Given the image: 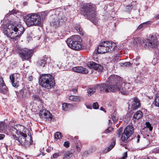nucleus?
<instances>
[{"label": "nucleus", "instance_id": "1", "mask_svg": "<svg viewBox=\"0 0 159 159\" xmlns=\"http://www.w3.org/2000/svg\"><path fill=\"white\" fill-rule=\"evenodd\" d=\"M107 84H100L98 85L100 87V91L108 93L109 91L116 92L119 91L123 94L127 95L130 85L120 81V78L115 75H111L108 78Z\"/></svg>", "mask_w": 159, "mask_h": 159}, {"label": "nucleus", "instance_id": "2", "mask_svg": "<svg viewBox=\"0 0 159 159\" xmlns=\"http://www.w3.org/2000/svg\"><path fill=\"white\" fill-rule=\"evenodd\" d=\"M24 28L20 25H16L15 24L6 25L4 27V33L8 37L11 39H16L24 32Z\"/></svg>", "mask_w": 159, "mask_h": 159}, {"label": "nucleus", "instance_id": "3", "mask_svg": "<svg viewBox=\"0 0 159 159\" xmlns=\"http://www.w3.org/2000/svg\"><path fill=\"white\" fill-rule=\"evenodd\" d=\"M81 13L86 18L89 20L94 23L96 20V12L93 5L87 3L82 8Z\"/></svg>", "mask_w": 159, "mask_h": 159}, {"label": "nucleus", "instance_id": "4", "mask_svg": "<svg viewBox=\"0 0 159 159\" xmlns=\"http://www.w3.org/2000/svg\"><path fill=\"white\" fill-rule=\"evenodd\" d=\"M39 83L42 87L47 89L52 88L55 84L53 77L50 74L41 75L39 79Z\"/></svg>", "mask_w": 159, "mask_h": 159}, {"label": "nucleus", "instance_id": "5", "mask_svg": "<svg viewBox=\"0 0 159 159\" xmlns=\"http://www.w3.org/2000/svg\"><path fill=\"white\" fill-rule=\"evenodd\" d=\"M116 46L113 42L106 41L100 43L97 48V52L99 53H104L105 52L112 53L113 52Z\"/></svg>", "mask_w": 159, "mask_h": 159}, {"label": "nucleus", "instance_id": "6", "mask_svg": "<svg viewBox=\"0 0 159 159\" xmlns=\"http://www.w3.org/2000/svg\"><path fill=\"white\" fill-rule=\"evenodd\" d=\"M82 40L78 35L71 36L66 40L68 46L71 49L75 50H80L82 48Z\"/></svg>", "mask_w": 159, "mask_h": 159}, {"label": "nucleus", "instance_id": "7", "mask_svg": "<svg viewBox=\"0 0 159 159\" xmlns=\"http://www.w3.org/2000/svg\"><path fill=\"white\" fill-rule=\"evenodd\" d=\"M24 21L28 27L39 26L41 24L40 16L34 13L30 14L25 16Z\"/></svg>", "mask_w": 159, "mask_h": 159}, {"label": "nucleus", "instance_id": "8", "mask_svg": "<svg viewBox=\"0 0 159 159\" xmlns=\"http://www.w3.org/2000/svg\"><path fill=\"white\" fill-rule=\"evenodd\" d=\"M158 42L157 39L154 37H152L150 39H144L143 41V44L141 43L142 46L145 48L152 49L157 47Z\"/></svg>", "mask_w": 159, "mask_h": 159}, {"label": "nucleus", "instance_id": "9", "mask_svg": "<svg viewBox=\"0 0 159 159\" xmlns=\"http://www.w3.org/2000/svg\"><path fill=\"white\" fill-rule=\"evenodd\" d=\"M16 51L23 60H28L32 56V51L28 48L21 49L17 48Z\"/></svg>", "mask_w": 159, "mask_h": 159}, {"label": "nucleus", "instance_id": "10", "mask_svg": "<svg viewBox=\"0 0 159 159\" xmlns=\"http://www.w3.org/2000/svg\"><path fill=\"white\" fill-rule=\"evenodd\" d=\"M134 128L131 125L127 126L122 134L121 139L122 141H126L134 133Z\"/></svg>", "mask_w": 159, "mask_h": 159}, {"label": "nucleus", "instance_id": "11", "mask_svg": "<svg viewBox=\"0 0 159 159\" xmlns=\"http://www.w3.org/2000/svg\"><path fill=\"white\" fill-rule=\"evenodd\" d=\"M18 136V140L21 145L26 147L30 144V142L26 140L27 135L26 133L19 134Z\"/></svg>", "mask_w": 159, "mask_h": 159}, {"label": "nucleus", "instance_id": "12", "mask_svg": "<svg viewBox=\"0 0 159 159\" xmlns=\"http://www.w3.org/2000/svg\"><path fill=\"white\" fill-rule=\"evenodd\" d=\"M39 115L41 118H49L50 119H55L54 116L49 111L45 110L44 108H42V109L40 110Z\"/></svg>", "mask_w": 159, "mask_h": 159}, {"label": "nucleus", "instance_id": "13", "mask_svg": "<svg viewBox=\"0 0 159 159\" xmlns=\"http://www.w3.org/2000/svg\"><path fill=\"white\" fill-rule=\"evenodd\" d=\"M87 66L90 68L93 69L98 72H101L103 70V67L102 66L93 61L88 62Z\"/></svg>", "mask_w": 159, "mask_h": 159}, {"label": "nucleus", "instance_id": "14", "mask_svg": "<svg viewBox=\"0 0 159 159\" xmlns=\"http://www.w3.org/2000/svg\"><path fill=\"white\" fill-rule=\"evenodd\" d=\"M132 102L131 104V108L133 110H136L141 107V103L139 99L135 97L132 99Z\"/></svg>", "mask_w": 159, "mask_h": 159}, {"label": "nucleus", "instance_id": "15", "mask_svg": "<svg viewBox=\"0 0 159 159\" xmlns=\"http://www.w3.org/2000/svg\"><path fill=\"white\" fill-rule=\"evenodd\" d=\"M72 70L76 72L83 74H87L88 70L86 68L82 66H76L73 67Z\"/></svg>", "mask_w": 159, "mask_h": 159}, {"label": "nucleus", "instance_id": "16", "mask_svg": "<svg viewBox=\"0 0 159 159\" xmlns=\"http://www.w3.org/2000/svg\"><path fill=\"white\" fill-rule=\"evenodd\" d=\"M16 128L18 135L26 133V130L27 129L25 128L23 125L19 124L16 125Z\"/></svg>", "mask_w": 159, "mask_h": 159}, {"label": "nucleus", "instance_id": "17", "mask_svg": "<svg viewBox=\"0 0 159 159\" xmlns=\"http://www.w3.org/2000/svg\"><path fill=\"white\" fill-rule=\"evenodd\" d=\"M0 90L1 92L3 93H5L7 91V89L6 88L2 78L1 77H0Z\"/></svg>", "mask_w": 159, "mask_h": 159}, {"label": "nucleus", "instance_id": "18", "mask_svg": "<svg viewBox=\"0 0 159 159\" xmlns=\"http://www.w3.org/2000/svg\"><path fill=\"white\" fill-rule=\"evenodd\" d=\"M47 58L46 57H43V58L39 60L37 62L38 66L42 67L45 66L47 63Z\"/></svg>", "mask_w": 159, "mask_h": 159}, {"label": "nucleus", "instance_id": "19", "mask_svg": "<svg viewBox=\"0 0 159 159\" xmlns=\"http://www.w3.org/2000/svg\"><path fill=\"white\" fill-rule=\"evenodd\" d=\"M144 40H141L140 38H134L132 39V43L133 45L135 47H137L139 43H141L143 44V41Z\"/></svg>", "mask_w": 159, "mask_h": 159}, {"label": "nucleus", "instance_id": "20", "mask_svg": "<svg viewBox=\"0 0 159 159\" xmlns=\"http://www.w3.org/2000/svg\"><path fill=\"white\" fill-rule=\"evenodd\" d=\"M99 84H97L96 85L94 86L93 87L89 88L88 90V95L89 96L93 94L96 91V90L97 87L100 89V87L98 86V85Z\"/></svg>", "mask_w": 159, "mask_h": 159}, {"label": "nucleus", "instance_id": "21", "mask_svg": "<svg viewBox=\"0 0 159 159\" xmlns=\"http://www.w3.org/2000/svg\"><path fill=\"white\" fill-rule=\"evenodd\" d=\"M73 26L75 29L78 31L79 34L82 35H83L84 31L80 27V26L77 24H75Z\"/></svg>", "mask_w": 159, "mask_h": 159}, {"label": "nucleus", "instance_id": "22", "mask_svg": "<svg viewBox=\"0 0 159 159\" xmlns=\"http://www.w3.org/2000/svg\"><path fill=\"white\" fill-rule=\"evenodd\" d=\"M14 76V75H10V79L12 86L15 88H17L19 86L17 82H16V81L15 80V79Z\"/></svg>", "mask_w": 159, "mask_h": 159}, {"label": "nucleus", "instance_id": "23", "mask_svg": "<svg viewBox=\"0 0 159 159\" xmlns=\"http://www.w3.org/2000/svg\"><path fill=\"white\" fill-rule=\"evenodd\" d=\"M143 116V113L140 111H138L134 115L133 118L135 119H139Z\"/></svg>", "mask_w": 159, "mask_h": 159}, {"label": "nucleus", "instance_id": "24", "mask_svg": "<svg viewBox=\"0 0 159 159\" xmlns=\"http://www.w3.org/2000/svg\"><path fill=\"white\" fill-rule=\"evenodd\" d=\"M7 125L3 122H0V132L7 129Z\"/></svg>", "mask_w": 159, "mask_h": 159}, {"label": "nucleus", "instance_id": "25", "mask_svg": "<svg viewBox=\"0 0 159 159\" xmlns=\"http://www.w3.org/2000/svg\"><path fill=\"white\" fill-rule=\"evenodd\" d=\"M69 100L73 101L78 102L80 100V97L79 96L71 95L69 97Z\"/></svg>", "mask_w": 159, "mask_h": 159}, {"label": "nucleus", "instance_id": "26", "mask_svg": "<svg viewBox=\"0 0 159 159\" xmlns=\"http://www.w3.org/2000/svg\"><path fill=\"white\" fill-rule=\"evenodd\" d=\"M17 130L16 128V125L13 126L11 127L10 129V132L14 136L15 134H17Z\"/></svg>", "mask_w": 159, "mask_h": 159}, {"label": "nucleus", "instance_id": "27", "mask_svg": "<svg viewBox=\"0 0 159 159\" xmlns=\"http://www.w3.org/2000/svg\"><path fill=\"white\" fill-rule=\"evenodd\" d=\"M154 105L156 107H159V94H157L155 95Z\"/></svg>", "mask_w": 159, "mask_h": 159}, {"label": "nucleus", "instance_id": "28", "mask_svg": "<svg viewBox=\"0 0 159 159\" xmlns=\"http://www.w3.org/2000/svg\"><path fill=\"white\" fill-rule=\"evenodd\" d=\"M58 20H57L56 21L54 20V21H53L51 23V24L52 25H53L54 26H55L56 27L57 26H58L59 25V23H60V21H61V18H60V17H59L58 18Z\"/></svg>", "mask_w": 159, "mask_h": 159}, {"label": "nucleus", "instance_id": "29", "mask_svg": "<svg viewBox=\"0 0 159 159\" xmlns=\"http://www.w3.org/2000/svg\"><path fill=\"white\" fill-rule=\"evenodd\" d=\"M72 154V152L70 151H67L64 154V157L67 159H69L71 157Z\"/></svg>", "mask_w": 159, "mask_h": 159}, {"label": "nucleus", "instance_id": "30", "mask_svg": "<svg viewBox=\"0 0 159 159\" xmlns=\"http://www.w3.org/2000/svg\"><path fill=\"white\" fill-rule=\"evenodd\" d=\"M70 105L69 104L64 103L62 104V107L63 110L66 111L70 108Z\"/></svg>", "mask_w": 159, "mask_h": 159}, {"label": "nucleus", "instance_id": "31", "mask_svg": "<svg viewBox=\"0 0 159 159\" xmlns=\"http://www.w3.org/2000/svg\"><path fill=\"white\" fill-rule=\"evenodd\" d=\"M54 137L55 139H59L62 137V135L61 133L57 132L55 134Z\"/></svg>", "mask_w": 159, "mask_h": 159}, {"label": "nucleus", "instance_id": "32", "mask_svg": "<svg viewBox=\"0 0 159 159\" xmlns=\"http://www.w3.org/2000/svg\"><path fill=\"white\" fill-rule=\"evenodd\" d=\"M150 21H148L146 22L141 24L139 26V27L138 28V29L139 30L141 29L144 26L150 24Z\"/></svg>", "mask_w": 159, "mask_h": 159}, {"label": "nucleus", "instance_id": "33", "mask_svg": "<svg viewBox=\"0 0 159 159\" xmlns=\"http://www.w3.org/2000/svg\"><path fill=\"white\" fill-rule=\"evenodd\" d=\"M18 12V10L15 9H13L11 11H9V12L7 13V15H6V16H8L11 15L16 14Z\"/></svg>", "mask_w": 159, "mask_h": 159}, {"label": "nucleus", "instance_id": "34", "mask_svg": "<svg viewBox=\"0 0 159 159\" xmlns=\"http://www.w3.org/2000/svg\"><path fill=\"white\" fill-rule=\"evenodd\" d=\"M32 98L33 100L34 101H37L40 102L41 101V100L39 96L36 95H33Z\"/></svg>", "mask_w": 159, "mask_h": 159}, {"label": "nucleus", "instance_id": "35", "mask_svg": "<svg viewBox=\"0 0 159 159\" xmlns=\"http://www.w3.org/2000/svg\"><path fill=\"white\" fill-rule=\"evenodd\" d=\"M146 127H145V128H148L149 129V130L150 131H151L153 127L151 126V124L150 123L148 122H147L146 123Z\"/></svg>", "mask_w": 159, "mask_h": 159}, {"label": "nucleus", "instance_id": "36", "mask_svg": "<svg viewBox=\"0 0 159 159\" xmlns=\"http://www.w3.org/2000/svg\"><path fill=\"white\" fill-rule=\"evenodd\" d=\"M115 140H114L111 143L110 145L108 148V151H110L112 148L114 146L115 144Z\"/></svg>", "mask_w": 159, "mask_h": 159}, {"label": "nucleus", "instance_id": "37", "mask_svg": "<svg viewBox=\"0 0 159 159\" xmlns=\"http://www.w3.org/2000/svg\"><path fill=\"white\" fill-rule=\"evenodd\" d=\"M113 128L111 127H109L107 129H106L105 130L104 132V133L107 134L110 133L112 131L113 129Z\"/></svg>", "mask_w": 159, "mask_h": 159}, {"label": "nucleus", "instance_id": "38", "mask_svg": "<svg viewBox=\"0 0 159 159\" xmlns=\"http://www.w3.org/2000/svg\"><path fill=\"white\" fill-rule=\"evenodd\" d=\"M122 128H120L117 131L116 133L118 137H120L121 134H122Z\"/></svg>", "mask_w": 159, "mask_h": 159}, {"label": "nucleus", "instance_id": "39", "mask_svg": "<svg viewBox=\"0 0 159 159\" xmlns=\"http://www.w3.org/2000/svg\"><path fill=\"white\" fill-rule=\"evenodd\" d=\"M93 108L94 109H98L99 107L98 103L97 102L93 103Z\"/></svg>", "mask_w": 159, "mask_h": 159}, {"label": "nucleus", "instance_id": "40", "mask_svg": "<svg viewBox=\"0 0 159 159\" xmlns=\"http://www.w3.org/2000/svg\"><path fill=\"white\" fill-rule=\"evenodd\" d=\"M127 157V152H125L123 154V156L122 157L120 158L119 159H126V158Z\"/></svg>", "mask_w": 159, "mask_h": 159}, {"label": "nucleus", "instance_id": "41", "mask_svg": "<svg viewBox=\"0 0 159 159\" xmlns=\"http://www.w3.org/2000/svg\"><path fill=\"white\" fill-rule=\"evenodd\" d=\"M64 145L66 148H68L69 147L70 143L68 141L65 142L64 143Z\"/></svg>", "mask_w": 159, "mask_h": 159}, {"label": "nucleus", "instance_id": "42", "mask_svg": "<svg viewBox=\"0 0 159 159\" xmlns=\"http://www.w3.org/2000/svg\"><path fill=\"white\" fill-rule=\"evenodd\" d=\"M116 112H115L113 114L112 116V119H118V118L116 116Z\"/></svg>", "mask_w": 159, "mask_h": 159}, {"label": "nucleus", "instance_id": "43", "mask_svg": "<svg viewBox=\"0 0 159 159\" xmlns=\"http://www.w3.org/2000/svg\"><path fill=\"white\" fill-rule=\"evenodd\" d=\"M42 18H44L47 16V13L46 12L44 11L42 12L41 14Z\"/></svg>", "mask_w": 159, "mask_h": 159}, {"label": "nucleus", "instance_id": "44", "mask_svg": "<svg viewBox=\"0 0 159 159\" xmlns=\"http://www.w3.org/2000/svg\"><path fill=\"white\" fill-rule=\"evenodd\" d=\"M59 156V154L58 153H55L53 155V158H57Z\"/></svg>", "mask_w": 159, "mask_h": 159}, {"label": "nucleus", "instance_id": "45", "mask_svg": "<svg viewBox=\"0 0 159 159\" xmlns=\"http://www.w3.org/2000/svg\"><path fill=\"white\" fill-rule=\"evenodd\" d=\"M131 63L129 62H127L124 63V65L125 66H130Z\"/></svg>", "mask_w": 159, "mask_h": 159}, {"label": "nucleus", "instance_id": "46", "mask_svg": "<svg viewBox=\"0 0 159 159\" xmlns=\"http://www.w3.org/2000/svg\"><path fill=\"white\" fill-rule=\"evenodd\" d=\"M75 145L77 151L79 152L80 151V148L78 147V143H75Z\"/></svg>", "mask_w": 159, "mask_h": 159}, {"label": "nucleus", "instance_id": "47", "mask_svg": "<svg viewBox=\"0 0 159 159\" xmlns=\"http://www.w3.org/2000/svg\"><path fill=\"white\" fill-rule=\"evenodd\" d=\"M127 9H128L129 10H131L132 9L133 6L132 5H130L129 6H126Z\"/></svg>", "mask_w": 159, "mask_h": 159}, {"label": "nucleus", "instance_id": "48", "mask_svg": "<svg viewBox=\"0 0 159 159\" xmlns=\"http://www.w3.org/2000/svg\"><path fill=\"white\" fill-rule=\"evenodd\" d=\"M5 136L3 134H0V139H2L5 137Z\"/></svg>", "mask_w": 159, "mask_h": 159}, {"label": "nucleus", "instance_id": "49", "mask_svg": "<svg viewBox=\"0 0 159 159\" xmlns=\"http://www.w3.org/2000/svg\"><path fill=\"white\" fill-rule=\"evenodd\" d=\"M119 57L118 56H115L114 57L113 60L114 61H116L118 59Z\"/></svg>", "mask_w": 159, "mask_h": 159}, {"label": "nucleus", "instance_id": "50", "mask_svg": "<svg viewBox=\"0 0 159 159\" xmlns=\"http://www.w3.org/2000/svg\"><path fill=\"white\" fill-rule=\"evenodd\" d=\"M53 149V148H48L46 151L48 152H51V150Z\"/></svg>", "mask_w": 159, "mask_h": 159}, {"label": "nucleus", "instance_id": "51", "mask_svg": "<svg viewBox=\"0 0 159 159\" xmlns=\"http://www.w3.org/2000/svg\"><path fill=\"white\" fill-rule=\"evenodd\" d=\"M72 91H73L74 93H76L77 92V89L75 88L74 89H73L72 90Z\"/></svg>", "mask_w": 159, "mask_h": 159}, {"label": "nucleus", "instance_id": "52", "mask_svg": "<svg viewBox=\"0 0 159 159\" xmlns=\"http://www.w3.org/2000/svg\"><path fill=\"white\" fill-rule=\"evenodd\" d=\"M140 138V137L139 135H138L137 137V143H139V142Z\"/></svg>", "mask_w": 159, "mask_h": 159}, {"label": "nucleus", "instance_id": "53", "mask_svg": "<svg viewBox=\"0 0 159 159\" xmlns=\"http://www.w3.org/2000/svg\"><path fill=\"white\" fill-rule=\"evenodd\" d=\"M139 59H140L139 57L138 56L136 57V58L135 59H134L133 60V61H134L136 60V61H137L138 60H139Z\"/></svg>", "mask_w": 159, "mask_h": 159}, {"label": "nucleus", "instance_id": "54", "mask_svg": "<svg viewBox=\"0 0 159 159\" xmlns=\"http://www.w3.org/2000/svg\"><path fill=\"white\" fill-rule=\"evenodd\" d=\"M100 109L102 111H103L105 112H106V111H105V109L102 107H100Z\"/></svg>", "mask_w": 159, "mask_h": 159}, {"label": "nucleus", "instance_id": "55", "mask_svg": "<svg viewBox=\"0 0 159 159\" xmlns=\"http://www.w3.org/2000/svg\"><path fill=\"white\" fill-rule=\"evenodd\" d=\"M155 18L157 19H159V14L155 16Z\"/></svg>", "mask_w": 159, "mask_h": 159}, {"label": "nucleus", "instance_id": "56", "mask_svg": "<svg viewBox=\"0 0 159 159\" xmlns=\"http://www.w3.org/2000/svg\"><path fill=\"white\" fill-rule=\"evenodd\" d=\"M78 139V137L77 136H75V137H74V139L76 140V139Z\"/></svg>", "mask_w": 159, "mask_h": 159}, {"label": "nucleus", "instance_id": "57", "mask_svg": "<svg viewBox=\"0 0 159 159\" xmlns=\"http://www.w3.org/2000/svg\"><path fill=\"white\" fill-rule=\"evenodd\" d=\"M31 77H32L31 76L30 77H29V80L30 81L31 80V78H31Z\"/></svg>", "mask_w": 159, "mask_h": 159}, {"label": "nucleus", "instance_id": "58", "mask_svg": "<svg viewBox=\"0 0 159 159\" xmlns=\"http://www.w3.org/2000/svg\"><path fill=\"white\" fill-rule=\"evenodd\" d=\"M42 155L43 156H44L45 155V154L43 152H42Z\"/></svg>", "mask_w": 159, "mask_h": 159}, {"label": "nucleus", "instance_id": "59", "mask_svg": "<svg viewBox=\"0 0 159 159\" xmlns=\"http://www.w3.org/2000/svg\"><path fill=\"white\" fill-rule=\"evenodd\" d=\"M87 107L88 108H90L88 106H87Z\"/></svg>", "mask_w": 159, "mask_h": 159}, {"label": "nucleus", "instance_id": "60", "mask_svg": "<svg viewBox=\"0 0 159 159\" xmlns=\"http://www.w3.org/2000/svg\"><path fill=\"white\" fill-rule=\"evenodd\" d=\"M61 13H60V14L59 15V16L60 15L61 16Z\"/></svg>", "mask_w": 159, "mask_h": 159}, {"label": "nucleus", "instance_id": "61", "mask_svg": "<svg viewBox=\"0 0 159 159\" xmlns=\"http://www.w3.org/2000/svg\"><path fill=\"white\" fill-rule=\"evenodd\" d=\"M111 120H109V123L110 122V121Z\"/></svg>", "mask_w": 159, "mask_h": 159}, {"label": "nucleus", "instance_id": "62", "mask_svg": "<svg viewBox=\"0 0 159 159\" xmlns=\"http://www.w3.org/2000/svg\"><path fill=\"white\" fill-rule=\"evenodd\" d=\"M25 2H24L23 3V4H24V5H25Z\"/></svg>", "mask_w": 159, "mask_h": 159}, {"label": "nucleus", "instance_id": "63", "mask_svg": "<svg viewBox=\"0 0 159 159\" xmlns=\"http://www.w3.org/2000/svg\"><path fill=\"white\" fill-rule=\"evenodd\" d=\"M23 159L22 158V159Z\"/></svg>", "mask_w": 159, "mask_h": 159}]
</instances>
